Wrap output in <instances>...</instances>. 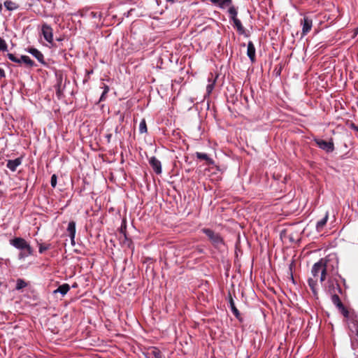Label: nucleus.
Masks as SVG:
<instances>
[{
	"mask_svg": "<svg viewBox=\"0 0 358 358\" xmlns=\"http://www.w3.org/2000/svg\"><path fill=\"white\" fill-rule=\"evenodd\" d=\"M27 286V283L22 279H18L16 282L15 289L20 290Z\"/></svg>",
	"mask_w": 358,
	"mask_h": 358,
	"instance_id": "24",
	"label": "nucleus"
},
{
	"mask_svg": "<svg viewBox=\"0 0 358 358\" xmlns=\"http://www.w3.org/2000/svg\"><path fill=\"white\" fill-rule=\"evenodd\" d=\"M149 163L152 166V169L157 174H160L162 171L161 162L157 159L155 157H152L149 159Z\"/></svg>",
	"mask_w": 358,
	"mask_h": 358,
	"instance_id": "8",
	"label": "nucleus"
},
{
	"mask_svg": "<svg viewBox=\"0 0 358 358\" xmlns=\"http://www.w3.org/2000/svg\"><path fill=\"white\" fill-rule=\"evenodd\" d=\"M10 243L13 247L21 250H29L31 248L30 245L22 238H15L10 240Z\"/></svg>",
	"mask_w": 358,
	"mask_h": 358,
	"instance_id": "4",
	"label": "nucleus"
},
{
	"mask_svg": "<svg viewBox=\"0 0 358 358\" xmlns=\"http://www.w3.org/2000/svg\"><path fill=\"white\" fill-rule=\"evenodd\" d=\"M202 232L204 233L208 238L211 241L212 243L218 248H222L224 245V242L221 236L215 233L213 230L210 229H202Z\"/></svg>",
	"mask_w": 358,
	"mask_h": 358,
	"instance_id": "3",
	"label": "nucleus"
},
{
	"mask_svg": "<svg viewBox=\"0 0 358 358\" xmlns=\"http://www.w3.org/2000/svg\"><path fill=\"white\" fill-rule=\"evenodd\" d=\"M328 291L331 294V301L332 303L336 306L339 309H341L345 314H348V311L345 309L344 306L340 300L339 296L336 294V289L340 290V287L338 283H334L333 281H328Z\"/></svg>",
	"mask_w": 358,
	"mask_h": 358,
	"instance_id": "2",
	"label": "nucleus"
},
{
	"mask_svg": "<svg viewBox=\"0 0 358 358\" xmlns=\"http://www.w3.org/2000/svg\"><path fill=\"white\" fill-rule=\"evenodd\" d=\"M69 289H70L69 285L64 283V284L59 286V287L57 289H55L53 292V293L54 294L60 293L62 296H64L67 294V292L69 291Z\"/></svg>",
	"mask_w": 358,
	"mask_h": 358,
	"instance_id": "13",
	"label": "nucleus"
},
{
	"mask_svg": "<svg viewBox=\"0 0 358 358\" xmlns=\"http://www.w3.org/2000/svg\"><path fill=\"white\" fill-rule=\"evenodd\" d=\"M5 77V72L3 69L0 68V78Z\"/></svg>",
	"mask_w": 358,
	"mask_h": 358,
	"instance_id": "31",
	"label": "nucleus"
},
{
	"mask_svg": "<svg viewBox=\"0 0 358 358\" xmlns=\"http://www.w3.org/2000/svg\"><path fill=\"white\" fill-rule=\"evenodd\" d=\"M109 87L107 85H104V90L101 96L100 101H103L105 95L108 92Z\"/></svg>",
	"mask_w": 358,
	"mask_h": 358,
	"instance_id": "30",
	"label": "nucleus"
},
{
	"mask_svg": "<svg viewBox=\"0 0 358 358\" xmlns=\"http://www.w3.org/2000/svg\"><path fill=\"white\" fill-rule=\"evenodd\" d=\"M159 352H157V353H155V356L156 357H157L159 356Z\"/></svg>",
	"mask_w": 358,
	"mask_h": 358,
	"instance_id": "34",
	"label": "nucleus"
},
{
	"mask_svg": "<svg viewBox=\"0 0 358 358\" xmlns=\"http://www.w3.org/2000/svg\"><path fill=\"white\" fill-rule=\"evenodd\" d=\"M231 0H220L219 2V7L221 8H224L226 6H230L231 3Z\"/></svg>",
	"mask_w": 358,
	"mask_h": 358,
	"instance_id": "26",
	"label": "nucleus"
},
{
	"mask_svg": "<svg viewBox=\"0 0 358 358\" xmlns=\"http://www.w3.org/2000/svg\"><path fill=\"white\" fill-rule=\"evenodd\" d=\"M216 82V78H208V84L206 86V93L208 95H210L212 91L214 89L215 85Z\"/></svg>",
	"mask_w": 358,
	"mask_h": 358,
	"instance_id": "18",
	"label": "nucleus"
},
{
	"mask_svg": "<svg viewBox=\"0 0 358 358\" xmlns=\"http://www.w3.org/2000/svg\"><path fill=\"white\" fill-rule=\"evenodd\" d=\"M67 231L69 232L72 243L74 242L76 236V223L73 221H71L67 227Z\"/></svg>",
	"mask_w": 358,
	"mask_h": 358,
	"instance_id": "12",
	"label": "nucleus"
},
{
	"mask_svg": "<svg viewBox=\"0 0 358 358\" xmlns=\"http://www.w3.org/2000/svg\"><path fill=\"white\" fill-rule=\"evenodd\" d=\"M8 59L13 62L20 64V57H16L15 55L12 53H8L7 55Z\"/></svg>",
	"mask_w": 358,
	"mask_h": 358,
	"instance_id": "25",
	"label": "nucleus"
},
{
	"mask_svg": "<svg viewBox=\"0 0 358 358\" xmlns=\"http://www.w3.org/2000/svg\"><path fill=\"white\" fill-rule=\"evenodd\" d=\"M329 219V214L328 213H326L325 216L318 221L316 224V229L317 231H321L324 227V225L327 224Z\"/></svg>",
	"mask_w": 358,
	"mask_h": 358,
	"instance_id": "15",
	"label": "nucleus"
},
{
	"mask_svg": "<svg viewBox=\"0 0 358 358\" xmlns=\"http://www.w3.org/2000/svg\"><path fill=\"white\" fill-rule=\"evenodd\" d=\"M4 6L8 10L13 11L18 8V5L10 0H6L3 3Z\"/></svg>",
	"mask_w": 358,
	"mask_h": 358,
	"instance_id": "16",
	"label": "nucleus"
},
{
	"mask_svg": "<svg viewBox=\"0 0 358 358\" xmlns=\"http://www.w3.org/2000/svg\"><path fill=\"white\" fill-rule=\"evenodd\" d=\"M315 142L317 145L320 148L326 151L327 152H331L334 150V145L332 141H326L322 139H315Z\"/></svg>",
	"mask_w": 358,
	"mask_h": 358,
	"instance_id": "7",
	"label": "nucleus"
},
{
	"mask_svg": "<svg viewBox=\"0 0 358 358\" xmlns=\"http://www.w3.org/2000/svg\"><path fill=\"white\" fill-rule=\"evenodd\" d=\"M312 277L309 278L308 282L314 296L317 294V280H320L322 283L326 279L327 265L326 262L321 259L319 262L313 264L311 269Z\"/></svg>",
	"mask_w": 358,
	"mask_h": 358,
	"instance_id": "1",
	"label": "nucleus"
},
{
	"mask_svg": "<svg viewBox=\"0 0 358 358\" xmlns=\"http://www.w3.org/2000/svg\"><path fill=\"white\" fill-rule=\"evenodd\" d=\"M51 186L52 187H55L57 185V176L55 174H53L51 177L50 180Z\"/></svg>",
	"mask_w": 358,
	"mask_h": 358,
	"instance_id": "28",
	"label": "nucleus"
},
{
	"mask_svg": "<svg viewBox=\"0 0 358 358\" xmlns=\"http://www.w3.org/2000/svg\"><path fill=\"white\" fill-rule=\"evenodd\" d=\"M229 306H230L231 310L232 313H234V315L236 316V318L238 319L240 317V313H239L238 310L236 308L234 301L231 297H230V299H229Z\"/></svg>",
	"mask_w": 358,
	"mask_h": 358,
	"instance_id": "20",
	"label": "nucleus"
},
{
	"mask_svg": "<svg viewBox=\"0 0 358 358\" xmlns=\"http://www.w3.org/2000/svg\"><path fill=\"white\" fill-rule=\"evenodd\" d=\"M49 248V245H44L43 244L39 245L38 251L40 253L44 252L45 250H47Z\"/></svg>",
	"mask_w": 358,
	"mask_h": 358,
	"instance_id": "29",
	"label": "nucleus"
},
{
	"mask_svg": "<svg viewBox=\"0 0 358 358\" xmlns=\"http://www.w3.org/2000/svg\"><path fill=\"white\" fill-rule=\"evenodd\" d=\"M167 1H169V2H171V3H173L174 1H176V0H166Z\"/></svg>",
	"mask_w": 358,
	"mask_h": 358,
	"instance_id": "33",
	"label": "nucleus"
},
{
	"mask_svg": "<svg viewBox=\"0 0 358 358\" xmlns=\"http://www.w3.org/2000/svg\"><path fill=\"white\" fill-rule=\"evenodd\" d=\"M302 27L301 36H305L310 32L313 27V20L311 17L304 15L300 22Z\"/></svg>",
	"mask_w": 358,
	"mask_h": 358,
	"instance_id": "5",
	"label": "nucleus"
},
{
	"mask_svg": "<svg viewBox=\"0 0 358 358\" xmlns=\"http://www.w3.org/2000/svg\"><path fill=\"white\" fill-rule=\"evenodd\" d=\"M357 358H358V357H357Z\"/></svg>",
	"mask_w": 358,
	"mask_h": 358,
	"instance_id": "36",
	"label": "nucleus"
},
{
	"mask_svg": "<svg viewBox=\"0 0 358 358\" xmlns=\"http://www.w3.org/2000/svg\"><path fill=\"white\" fill-rule=\"evenodd\" d=\"M1 10H2V5H1V3H0V12L1 11Z\"/></svg>",
	"mask_w": 358,
	"mask_h": 358,
	"instance_id": "35",
	"label": "nucleus"
},
{
	"mask_svg": "<svg viewBox=\"0 0 358 358\" xmlns=\"http://www.w3.org/2000/svg\"><path fill=\"white\" fill-rule=\"evenodd\" d=\"M247 55L252 62L255 60V48L252 41H249L248 43Z\"/></svg>",
	"mask_w": 358,
	"mask_h": 358,
	"instance_id": "11",
	"label": "nucleus"
},
{
	"mask_svg": "<svg viewBox=\"0 0 358 358\" xmlns=\"http://www.w3.org/2000/svg\"><path fill=\"white\" fill-rule=\"evenodd\" d=\"M22 63H24L29 66H33L34 64V61L31 60L30 57L27 55H22L20 57V64Z\"/></svg>",
	"mask_w": 358,
	"mask_h": 358,
	"instance_id": "19",
	"label": "nucleus"
},
{
	"mask_svg": "<svg viewBox=\"0 0 358 358\" xmlns=\"http://www.w3.org/2000/svg\"><path fill=\"white\" fill-rule=\"evenodd\" d=\"M7 50V44L6 41L0 38V50L5 51Z\"/></svg>",
	"mask_w": 358,
	"mask_h": 358,
	"instance_id": "27",
	"label": "nucleus"
},
{
	"mask_svg": "<svg viewBox=\"0 0 358 358\" xmlns=\"http://www.w3.org/2000/svg\"><path fill=\"white\" fill-rule=\"evenodd\" d=\"M210 2L213 4H217V6H219V2L220 1V0H210Z\"/></svg>",
	"mask_w": 358,
	"mask_h": 358,
	"instance_id": "32",
	"label": "nucleus"
},
{
	"mask_svg": "<svg viewBox=\"0 0 358 358\" xmlns=\"http://www.w3.org/2000/svg\"><path fill=\"white\" fill-rule=\"evenodd\" d=\"M22 164V159L18 157L13 160H8L7 162V168L12 171H15L17 168Z\"/></svg>",
	"mask_w": 358,
	"mask_h": 358,
	"instance_id": "10",
	"label": "nucleus"
},
{
	"mask_svg": "<svg viewBox=\"0 0 358 358\" xmlns=\"http://www.w3.org/2000/svg\"><path fill=\"white\" fill-rule=\"evenodd\" d=\"M228 13L229 14V17L231 20L235 18H237L238 11L237 9L234 6L229 7Z\"/></svg>",
	"mask_w": 358,
	"mask_h": 358,
	"instance_id": "21",
	"label": "nucleus"
},
{
	"mask_svg": "<svg viewBox=\"0 0 358 358\" xmlns=\"http://www.w3.org/2000/svg\"><path fill=\"white\" fill-rule=\"evenodd\" d=\"M196 156L198 159L206 160L208 164H213L214 161L208 157V155L206 153L202 152H196Z\"/></svg>",
	"mask_w": 358,
	"mask_h": 358,
	"instance_id": "17",
	"label": "nucleus"
},
{
	"mask_svg": "<svg viewBox=\"0 0 358 358\" xmlns=\"http://www.w3.org/2000/svg\"><path fill=\"white\" fill-rule=\"evenodd\" d=\"M27 51L32 55L40 63H45L43 55L36 48H30Z\"/></svg>",
	"mask_w": 358,
	"mask_h": 358,
	"instance_id": "9",
	"label": "nucleus"
},
{
	"mask_svg": "<svg viewBox=\"0 0 358 358\" xmlns=\"http://www.w3.org/2000/svg\"><path fill=\"white\" fill-rule=\"evenodd\" d=\"M41 32L43 36V38L45 40L50 43L52 44L53 43V30L52 27L48 25L46 23H44L42 24L41 27Z\"/></svg>",
	"mask_w": 358,
	"mask_h": 358,
	"instance_id": "6",
	"label": "nucleus"
},
{
	"mask_svg": "<svg viewBox=\"0 0 358 358\" xmlns=\"http://www.w3.org/2000/svg\"><path fill=\"white\" fill-rule=\"evenodd\" d=\"M232 21L234 22V27L236 29L237 31L240 34H244L245 32V28L242 25L241 22L240 21V20L238 19V18H235V19L232 20Z\"/></svg>",
	"mask_w": 358,
	"mask_h": 358,
	"instance_id": "14",
	"label": "nucleus"
},
{
	"mask_svg": "<svg viewBox=\"0 0 358 358\" xmlns=\"http://www.w3.org/2000/svg\"><path fill=\"white\" fill-rule=\"evenodd\" d=\"M139 132L141 134H144L147 132V125L146 122L144 119H143L139 124Z\"/></svg>",
	"mask_w": 358,
	"mask_h": 358,
	"instance_id": "22",
	"label": "nucleus"
},
{
	"mask_svg": "<svg viewBox=\"0 0 358 358\" xmlns=\"http://www.w3.org/2000/svg\"><path fill=\"white\" fill-rule=\"evenodd\" d=\"M32 254V249L30 248L29 250H22L20 252V253L19 254V258L20 259H24L29 255H31Z\"/></svg>",
	"mask_w": 358,
	"mask_h": 358,
	"instance_id": "23",
	"label": "nucleus"
}]
</instances>
